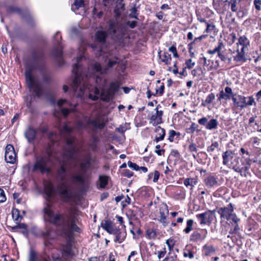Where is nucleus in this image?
Masks as SVG:
<instances>
[{"label":"nucleus","instance_id":"46","mask_svg":"<svg viewBox=\"0 0 261 261\" xmlns=\"http://www.w3.org/2000/svg\"><path fill=\"white\" fill-rule=\"evenodd\" d=\"M130 13L129 15V16L132 18H135L138 19V13H137V10L136 6L135 5L134 7H133L130 10Z\"/></svg>","mask_w":261,"mask_h":261},{"label":"nucleus","instance_id":"50","mask_svg":"<svg viewBox=\"0 0 261 261\" xmlns=\"http://www.w3.org/2000/svg\"><path fill=\"white\" fill-rule=\"evenodd\" d=\"M128 167L133 170L138 171L140 170V167L136 163H133L131 161H128L127 163Z\"/></svg>","mask_w":261,"mask_h":261},{"label":"nucleus","instance_id":"6","mask_svg":"<svg viewBox=\"0 0 261 261\" xmlns=\"http://www.w3.org/2000/svg\"><path fill=\"white\" fill-rule=\"evenodd\" d=\"M86 123L80 121L76 123V127L78 129H89L92 133H95L98 129H102L106 125V122L103 118L96 116L93 118L88 117L85 118Z\"/></svg>","mask_w":261,"mask_h":261},{"label":"nucleus","instance_id":"55","mask_svg":"<svg viewBox=\"0 0 261 261\" xmlns=\"http://www.w3.org/2000/svg\"><path fill=\"white\" fill-rule=\"evenodd\" d=\"M175 131L174 130H170L169 132V137L168 140L170 142H172L174 141V138L175 136Z\"/></svg>","mask_w":261,"mask_h":261},{"label":"nucleus","instance_id":"27","mask_svg":"<svg viewBox=\"0 0 261 261\" xmlns=\"http://www.w3.org/2000/svg\"><path fill=\"white\" fill-rule=\"evenodd\" d=\"M198 177H190L185 178L184 180V184L187 188H190V190L192 191L193 188L198 183Z\"/></svg>","mask_w":261,"mask_h":261},{"label":"nucleus","instance_id":"61","mask_svg":"<svg viewBox=\"0 0 261 261\" xmlns=\"http://www.w3.org/2000/svg\"><path fill=\"white\" fill-rule=\"evenodd\" d=\"M160 145H156L155 146V148L156 149L155 150V152L158 155H163L164 152H165V150L162 149H160Z\"/></svg>","mask_w":261,"mask_h":261},{"label":"nucleus","instance_id":"59","mask_svg":"<svg viewBox=\"0 0 261 261\" xmlns=\"http://www.w3.org/2000/svg\"><path fill=\"white\" fill-rule=\"evenodd\" d=\"M185 64L186 68L191 69L195 65V62H193L192 59H189L186 61Z\"/></svg>","mask_w":261,"mask_h":261},{"label":"nucleus","instance_id":"57","mask_svg":"<svg viewBox=\"0 0 261 261\" xmlns=\"http://www.w3.org/2000/svg\"><path fill=\"white\" fill-rule=\"evenodd\" d=\"M166 244L169 247V250L171 251V250L174 246L175 242L173 239H169L166 241Z\"/></svg>","mask_w":261,"mask_h":261},{"label":"nucleus","instance_id":"24","mask_svg":"<svg viewBox=\"0 0 261 261\" xmlns=\"http://www.w3.org/2000/svg\"><path fill=\"white\" fill-rule=\"evenodd\" d=\"M36 134V130L35 128L30 126L26 129L24 135L28 141L29 143H31L35 139Z\"/></svg>","mask_w":261,"mask_h":261},{"label":"nucleus","instance_id":"14","mask_svg":"<svg viewBox=\"0 0 261 261\" xmlns=\"http://www.w3.org/2000/svg\"><path fill=\"white\" fill-rule=\"evenodd\" d=\"M119 59L118 57H115L114 59H109L107 64V66L102 68L100 64L96 62L93 64V67L94 70L96 72H99L101 74L106 73L109 68H112L115 65L119 63Z\"/></svg>","mask_w":261,"mask_h":261},{"label":"nucleus","instance_id":"35","mask_svg":"<svg viewBox=\"0 0 261 261\" xmlns=\"http://www.w3.org/2000/svg\"><path fill=\"white\" fill-rule=\"evenodd\" d=\"M218 125V121L215 119H211L206 124V128L212 130L217 128Z\"/></svg>","mask_w":261,"mask_h":261},{"label":"nucleus","instance_id":"53","mask_svg":"<svg viewBox=\"0 0 261 261\" xmlns=\"http://www.w3.org/2000/svg\"><path fill=\"white\" fill-rule=\"evenodd\" d=\"M94 92L96 95L93 96L91 94H89V97L93 100H96L98 99L97 95L99 93V90L98 88L95 87Z\"/></svg>","mask_w":261,"mask_h":261},{"label":"nucleus","instance_id":"41","mask_svg":"<svg viewBox=\"0 0 261 261\" xmlns=\"http://www.w3.org/2000/svg\"><path fill=\"white\" fill-rule=\"evenodd\" d=\"M204 254L206 256L210 255L212 253L215 252V249L212 246L205 245L203 247Z\"/></svg>","mask_w":261,"mask_h":261},{"label":"nucleus","instance_id":"21","mask_svg":"<svg viewBox=\"0 0 261 261\" xmlns=\"http://www.w3.org/2000/svg\"><path fill=\"white\" fill-rule=\"evenodd\" d=\"M204 183L208 188L216 187L218 186V177L212 174H208L204 178Z\"/></svg>","mask_w":261,"mask_h":261},{"label":"nucleus","instance_id":"48","mask_svg":"<svg viewBox=\"0 0 261 261\" xmlns=\"http://www.w3.org/2000/svg\"><path fill=\"white\" fill-rule=\"evenodd\" d=\"M223 46L222 43H219V45L217 47H216L214 49L208 50L207 53L210 54H214L216 53H219L220 50L222 48V46Z\"/></svg>","mask_w":261,"mask_h":261},{"label":"nucleus","instance_id":"22","mask_svg":"<svg viewBox=\"0 0 261 261\" xmlns=\"http://www.w3.org/2000/svg\"><path fill=\"white\" fill-rule=\"evenodd\" d=\"M163 115V111H157L155 113L152 115L149 118L150 123H152L153 126H156L163 122L162 116Z\"/></svg>","mask_w":261,"mask_h":261},{"label":"nucleus","instance_id":"5","mask_svg":"<svg viewBox=\"0 0 261 261\" xmlns=\"http://www.w3.org/2000/svg\"><path fill=\"white\" fill-rule=\"evenodd\" d=\"M108 32L112 39L114 41H119L124 37L127 31V26L134 29L137 24V21H128L126 23H122L117 20H110L108 21Z\"/></svg>","mask_w":261,"mask_h":261},{"label":"nucleus","instance_id":"47","mask_svg":"<svg viewBox=\"0 0 261 261\" xmlns=\"http://www.w3.org/2000/svg\"><path fill=\"white\" fill-rule=\"evenodd\" d=\"M73 5L75 7V10H78L84 6V2L83 0H74Z\"/></svg>","mask_w":261,"mask_h":261},{"label":"nucleus","instance_id":"42","mask_svg":"<svg viewBox=\"0 0 261 261\" xmlns=\"http://www.w3.org/2000/svg\"><path fill=\"white\" fill-rule=\"evenodd\" d=\"M72 177L73 182L83 184L85 181L84 177L81 175H73Z\"/></svg>","mask_w":261,"mask_h":261},{"label":"nucleus","instance_id":"40","mask_svg":"<svg viewBox=\"0 0 261 261\" xmlns=\"http://www.w3.org/2000/svg\"><path fill=\"white\" fill-rule=\"evenodd\" d=\"M76 105H74L73 106H71L70 109L63 108L61 110V112L64 117H67L68 114L71 112H75V108Z\"/></svg>","mask_w":261,"mask_h":261},{"label":"nucleus","instance_id":"19","mask_svg":"<svg viewBox=\"0 0 261 261\" xmlns=\"http://www.w3.org/2000/svg\"><path fill=\"white\" fill-rule=\"evenodd\" d=\"M232 204L229 203V220H231L234 224V228L233 229L231 228L229 230V233H237L240 229L238 223L240 222V219L237 217L235 214L232 213Z\"/></svg>","mask_w":261,"mask_h":261},{"label":"nucleus","instance_id":"62","mask_svg":"<svg viewBox=\"0 0 261 261\" xmlns=\"http://www.w3.org/2000/svg\"><path fill=\"white\" fill-rule=\"evenodd\" d=\"M206 24V29L205 31L207 33L212 32L215 28V26L213 24H210L208 22H207Z\"/></svg>","mask_w":261,"mask_h":261},{"label":"nucleus","instance_id":"9","mask_svg":"<svg viewBox=\"0 0 261 261\" xmlns=\"http://www.w3.org/2000/svg\"><path fill=\"white\" fill-rule=\"evenodd\" d=\"M230 98L233 101L234 107L239 108L240 110L252 105L256 106V103L252 96L246 97L242 95H234L231 89L229 88V99Z\"/></svg>","mask_w":261,"mask_h":261},{"label":"nucleus","instance_id":"3","mask_svg":"<svg viewBox=\"0 0 261 261\" xmlns=\"http://www.w3.org/2000/svg\"><path fill=\"white\" fill-rule=\"evenodd\" d=\"M66 143L68 149L65 153L66 159L58 160L56 168V177L60 184L57 186L58 192L61 196L66 199L71 198V193L67 185L68 177V169L69 161L75 160L74 156L79 152L75 143V138L70 136L66 139Z\"/></svg>","mask_w":261,"mask_h":261},{"label":"nucleus","instance_id":"58","mask_svg":"<svg viewBox=\"0 0 261 261\" xmlns=\"http://www.w3.org/2000/svg\"><path fill=\"white\" fill-rule=\"evenodd\" d=\"M253 4L255 9L257 11H260L261 9V0H254Z\"/></svg>","mask_w":261,"mask_h":261},{"label":"nucleus","instance_id":"1","mask_svg":"<svg viewBox=\"0 0 261 261\" xmlns=\"http://www.w3.org/2000/svg\"><path fill=\"white\" fill-rule=\"evenodd\" d=\"M43 212L44 221L57 227L60 235L66 239L65 244L62 245L60 249L63 257L67 260L72 258L75 256V253L70 237L72 232H79L80 231L74 218L71 215L55 212L48 203L43 208Z\"/></svg>","mask_w":261,"mask_h":261},{"label":"nucleus","instance_id":"30","mask_svg":"<svg viewBox=\"0 0 261 261\" xmlns=\"http://www.w3.org/2000/svg\"><path fill=\"white\" fill-rule=\"evenodd\" d=\"M161 51H159L158 54H159V57L160 59H161V61L165 63V64L166 65L170 64L171 63V55L169 54H168V53H164L163 58H162V56L161 55Z\"/></svg>","mask_w":261,"mask_h":261},{"label":"nucleus","instance_id":"16","mask_svg":"<svg viewBox=\"0 0 261 261\" xmlns=\"http://www.w3.org/2000/svg\"><path fill=\"white\" fill-rule=\"evenodd\" d=\"M216 210L207 211L204 213L196 215V217L200 220L201 224L211 223L215 217Z\"/></svg>","mask_w":261,"mask_h":261},{"label":"nucleus","instance_id":"12","mask_svg":"<svg viewBox=\"0 0 261 261\" xmlns=\"http://www.w3.org/2000/svg\"><path fill=\"white\" fill-rule=\"evenodd\" d=\"M119 84L117 82H112L110 83L109 87L107 90L101 92V98L103 101H109L111 100L115 94L119 89Z\"/></svg>","mask_w":261,"mask_h":261},{"label":"nucleus","instance_id":"2","mask_svg":"<svg viewBox=\"0 0 261 261\" xmlns=\"http://www.w3.org/2000/svg\"><path fill=\"white\" fill-rule=\"evenodd\" d=\"M43 53L41 50H35L32 53V60L25 64V76L26 84L30 91L35 94V96L40 97L43 93V90L32 76L34 70H37L42 77L44 83H49L51 79L50 73L47 70L45 64L43 60Z\"/></svg>","mask_w":261,"mask_h":261},{"label":"nucleus","instance_id":"17","mask_svg":"<svg viewBox=\"0 0 261 261\" xmlns=\"http://www.w3.org/2000/svg\"><path fill=\"white\" fill-rule=\"evenodd\" d=\"M28 261H50V257L45 252L43 254L38 255L34 249L30 248L28 255Z\"/></svg>","mask_w":261,"mask_h":261},{"label":"nucleus","instance_id":"37","mask_svg":"<svg viewBox=\"0 0 261 261\" xmlns=\"http://www.w3.org/2000/svg\"><path fill=\"white\" fill-rule=\"evenodd\" d=\"M219 149V144L218 142L215 141L212 144L207 147V151L209 153L213 152L216 150Z\"/></svg>","mask_w":261,"mask_h":261},{"label":"nucleus","instance_id":"18","mask_svg":"<svg viewBox=\"0 0 261 261\" xmlns=\"http://www.w3.org/2000/svg\"><path fill=\"white\" fill-rule=\"evenodd\" d=\"M5 160L7 163L14 164L16 161V154L14 147L8 144L5 148Z\"/></svg>","mask_w":261,"mask_h":261},{"label":"nucleus","instance_id":"63","mask_svg":"<svg viewBox=\"0 0 261 261\" xmlns=\"http://www.w3.org/2000/svg\"><path fill=\"white\" fill-rule=\"evenodd\" d=\"M72 128L65 124L63 126L62 131L67 134H69L72 131Z\"/></svg>","mask_w":261,"mask_h":261},{"label":"nucleus","instance_id":"64","mask_svg":"<svg viewBox=\"0 0 261 261\" xmlns=\"http://www.w3.org/2000/svg\"><path fill=\"white\" fill-rule=\"evenodd\" d=\"M188 149L190 152H196L197 151V146L193 143H191L189 145Z\"/></svg>","mask_w":261,"mask_h":261},{"label":"nucleus","instance_id":"34","mask_svg":"<svg viewBox=\"0 0 261 261\" xmlns=\"http://www.w3.org/2000/svg\"><path fill=\"white\" fill-rule=\"evenodd\" d=\"M12 215L14 221L20 222L22 219V216L20 215V211L17 208H13L12 211Z\"/></svg>","mask_w":261,"mask_h":261},{"label":"nucleus","instance_id":"51","mask_svg":"<svg viewBox=\"0 0 261 261\" xmlns=\"http://www.w3.org/2000/svg\"><path fill=\"white\" fill-rule=\"evenodd\" d=\"M202 73V71L201 67H197L192 71V74L194 76L197 75L199 76Z\"/></svg>","mask_w":261,"mask_h":261},{"label":"nucleus","instance_id":"29","mask_svg":"<svg viewBox=\"0 0 261 261\" xmlns=\"http://www.w3.org/2000/svg\"><path fill=\"white\" fill-rule=\"evenodd\" d=\"M206 237V234H204L203 237L201 234L197 231H194L190 236V240L191 242H197L200 240H203Z\"/></svg>","mask_w":261,"mask_h":261},{"label":"nucleus","instance_id":"7","mask_svg":"<svg viewBox=\"0 0 261 261\" xmlns=\"http://www.w3.org/2000/svg\"><path fill=\"white\" fill-rule=\"evenodd\" d=\"M236 45V49H234L232 51L237 53L234 57V60L238 62H245L247 59L245 58V54L246 50H248V46L249 45L248 39L244 36H241L239 38Z\"/></svg>","mask_w":261,"mask_h":261},{"label":"nucleus","instance_id":"13","mask_svg":"<svg viewBox=\"0 0 261 261\" xmlns=\"http://www.w3.org/2000/svg\"><path fill=\"white\" fill-rule=\"evenodd\" d=\"M218 213L220 215L221 232L224 234H226L228 229V207H222L218 209Z\"/></svg>","mask_w":261,"mask_h":261},{"label":"nucleus","instance_id":"38","mask_svg":"<svg viewBox=\"0 0 261 261\" xmlns=\"http://www.w3.org/2000/svg\"><path fill=\"white\" fill-rule=\"evenodd\" d=\"M93 79L95 81L96 84L99 88L103 87L105 85L106 80L102 79V77L98 76H96V78L93 77Z\"/></svg>","mask_w":261,"mask_h":261},{"label":"nucleus","instance_id":"36","mask_svg":"<svg viewBox=\"0 0 261 261\" xmlns=\"http://www.w3.org/2000/svg\"><path fill=\"white\" fill-rule=\"evenodd\" d=\"M114 234L116 235L114 241L119 243H122L125 239V235H123L119 230H116V233Z\"/></svg>","mask_w":261,"mask_h":261},{"label":"nucleus","instance_id":"8","mask_svg":"<svg viewBox=\"0 0 261 261\" xmlns=\"http://www.w3.org/2000/svg\"><path fill=\"white\" fill-rule=\"evenodd\" d=\"M50 161V155H39L36 157L35 162L32 169L33 172H40L43 174L49 173L51 171L48 164Z\"/></svg>","mask_w":261,"mask_h":261},{"label":"nucleus","instance_id":"54","mask_svg":"<svg viewBox=\"0 0 261 261\" xmlns=\"http://www.w3.org/2000/svg\"><path fill=\"white\" fill-rule=\"evenodd\" d=\"M228 151H226L224 152L222 157H223V164L224 166H227V163L228 162V155L227 154Z\"/></svg>","mask_w":261,"mask_h":261},{"label":"nucleus","instance_id":"56","mask_svg":"<svg viewBox=\"0 0 261 261\" xmlns=\"http://www.w3.org/2000/svg\"><path fill=\"white\" fill-rule=\"evenodd\" d=\"M6 199L4 191L0 188V203L4 202L6 200Z\"/></svg>","mask_w":261,"mask_h":261},{"label":"nucleus","instance_id":"33","mask_svg":"<svg viewBox=\"0 0 261 261\" xmlns=\"http://www.w3.org/2000/svg\"><path fill=\"white\" fill-rule=\"evenodd\" d=\"M99 181L100 188L104 189L108 184V176L106 175H99Z\"/></svg>","mask_w":261,"mask_h":261},{"label":"nucleus","instance_id":"25","mask_svg":"<svg viewBox=\"0 0 261 261\" xmlns=\"http://www.w3.org/2000/svg\"><path fill=\"white\" fill-rule=\"evenodd\" d=\"M101 227L107 232L110 234H114L116 233L117 229L114 228L113 226L112 223L110 220H106L101 224Z\"/></svg>","mask_w":261,"mask_h":261},{"label":"nucleus","instance_id":"20","mask_svg":"<svg viewBox=\"0 0 261 261\" xmlns=\"http://www.w3.org/2000/svg\"><path fill=\"white\" fill-rule=\"evenodd\" d=\"M10 12H16L19 14L21 15L22 17L28 22L30 23L32 25H33V19L31 16V14L29 12H26V14H23L22 11L18 7L15 6H10L8 9Z\"/></svg>","mask_w":261,"mask_h":261},{"label":"nucleus","instance_id":"52","mask_svg":"<svg viewBox=\"0 0 261 261\" xmlns=\"http://www.w3.org/2000/svg\"><path fill=\"white\" fill-rule=\"evenodd\" d=\"M97 141V139L94 138L93 139V142L89 144L90 147L91 148L92 150L93 151H96L97 149V145L96 144Z\"/></svg>","mask_w":261,"mask_h":261},{"label":"nucleus","instance_id":"11","mask_svg":"<svg viewBox=\"0 0 261 261\" xmlns=\"http://www.w3.org/2000/svg\"><path fill=\"white\" fill-rule=\"evenodd\" d=\"M41 236L44 239L45 250H50L53 247L52 241L56 239L57 235L51 227H46L45 230L41 233Z\"/></svg>","mask_w":261,"mask_h":261},{"label":"nucleus","instance_id":"49","mask_svg":"<svg viewBox=\"0 0 261 261\" xmlns=\"http://www.w3.org/2000/svg\"><path fill=\"white\" fill-rule=\"evenodd\" d=\"M197 127H198V125L196 123H192L191 124L190 127L187 129V133H191V134L194 133L196 131Z\"/></svg>","mask_w":261,"mask_h":261},{"label":"nucleus","instance_id":"45","mask_svg":"<svg viewBox=\"0 0 261 261\" xmlns=\"http://www.w3.org/2000/svg\"><path fill=\"white\" fill-rule=\"evenodd\" d=\"M146 235L149 239H154L156 237L157 234L154 229H148L146 230Z\"/></svg>","mask_w":261,"mask_h":261},{"label":"nucleus","instance_id":"44","mask_svg":"<svg viewBox=\"0 0 261 261\" xmlns=\"http://www.w3.org/2000/svg\"><path fill=\"white\" fill-rule=\"evenodd\" d=\"M51 257L54 261H66L67 259H64L63 256L59 253H53L51 254Z\"/></svg>","mask_w":261,"mask_h":261},{"label":"nucleus","instance_id":"39","mask_svg":"<svg viewBox=\"0 0 261 261\" xmlns=\"http://www.w3.org/2000/svg\"><path fill=\"white\" fill-rule=\"evenodd\" d=\"M193 220L188 219L187 221V227L184 229V231L186 233H189L193 229Z\"/></svg>","mask_w":261,"mask_h":261},{"label":"nucleus","instance_id":"26","mask_svg":"<svg viewBox=\"0 0 261 261\" xmlns=\"http://www.w3.org/2000/svg\"><path fill=\"white\" fill-rule=\"evenodd\" d=\"M108 34L110 35L108 32H106L103 31H98L95 33V39L97 42L101 44H105L106 43V38Z\"/></svg>","mask_w":261,"mask_h":261},{"label":"nucleus","instance_id":"15","mask_svg":"<svg viewBox=\"0 0 261 261\" xmlns=\"http://www.w3.org/2000/svg\"><path fill=\"white\" fill-rule=\"evenodd\" d=\"M159 213L160 216L159 217L158 220L164 227H166L168 224L167 217L169 214L168 206L166 203H162L159 205Z\"/></svg>","mask_w":261,"mask_h":261},{"label":"nucleus","instance_id":"28","mask_svg":"<svg viewBox=\"0 0 261 261\" xmlns=\"http://www.w3.org/2000/svg\"><path fill=\"white\" fill-rule=\"evenodd\" d=\"M155 132L158 133L156 136L155 137L154 141L156 143L158 142L162 141L164 139L166 133L165 129L163 128H162L161 126H158L156 128Z\"/></svg>","mask_w":261,"mask_h":261},{"label":"nucleus","instance_id":"32","mask_svg":"<svg viewBox=\"0 0 261 261\" xmlns=\"http://www.w3.org/2000/svg\"><path fill=\"white\" fill-rule=\"evenodd\" d=\"M92 163V158L90 154H89L88 157L87 158L85 162L81 163L80 166L82 169L87 170L88 169Z\"/></svg>","mask_w":261,"mask_h":261},{"label":"nucleus","instance_id":"43","mask_svg":"<svg viewBox=\"0 0 261 261\" xmlns=\"http://www.w3.org/2000/svg\"><path fill=\"white\" fill-rule=\"evenodd\" d=\"M45 191L47 198H50L52 197L54 193L53 187L52 186L49 185L45 188Z\"/></svg>","mask_w":261,"mask_h":261},{"label":"nucleus","instance_id":"4","mask_svg":"<svg viewBox=\"0 0 261 261\" xmlns=\"http://www.w3.org/2000/svg\"><path fill=\"white\" fill-rule=\"evenodd\" d=\"M84 58V56L82 55L77 58V63L73 65L72 69V73L75 77L72 82V88L74 92L79 91L81 94L87 89H90L89 81L92 80L91 78H88L80 64L81 60Z\"/></svg>","mask_w":261,"mask_h":261},{"label":"nucleus","instance_id":"60","mask_svg":"<svg viewBox=\"0 0 261 261\" xmlns=\"http://www.w3.org/2000/svg\"><path fill=\"white\" fill-rule=\"evenodd\" d=\"M169 50L172 52L173 54V57L175 58H178V55L176 50V47L174 45H172L169 48Z\"/></svg>","mask_w":261,"mask_h":261},{"label":"nucleus","instance_id":"31","mask_svg":"<svg viewBox=\"0 0 261 261\" xmlns=\"http://www.w3.org/2000/svg\"><path fill=\"white\" fill-rule=\"evenodd\" d=\"M215 95L213 93H210L204 100H202L201 105L203 107H206L211 104L212 102L215 99Z\"/></svg>","mask_w":261,"mask_h":261},{"label":"nucleus","instance_id":"10","mask_svg":"<svg viewBox=\"0 0 261 261\" xmlns=\"http://www.w3.org/2000/svg\"><path fill=\"white\" fill-rule=\"evenodd\" d=\"M62 37L59 32H57L54 36V40L56 46L54 47L53 50L52 54L55 58L59 65L61 66L64 64V62L62 58V47L60 43Z\"/></svg>","mask_w":261,"mask_h":261},{"label":"nucleus","instance_id":"23","mask_svg":"<svg viewBox=\"0 0 261 261\" xmlns=\"http://www.w3.org/2000/svg\"><path fill=\"white\" fill-rule=\"evenodd\" d=\"M217 97L218 101H220L221 103L226 104L228 99V86L225 88L224 91L223 89L220 90Z\"/></svg>","mask_w":261,"mask_h":261}]
</instances>
